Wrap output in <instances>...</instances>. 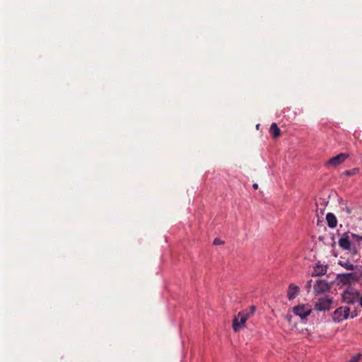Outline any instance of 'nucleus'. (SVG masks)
Wrapping results in <instances>:
<instances>
[{
	"mask_svg": "<svg viewBox=\"0 0 362 362\" xmlns=\"http://www.w3.org/2000/svg\"><path fill=\"white\" fill-rule=\"evenodd\" d=\"M312 283H313V281H312V279H310V280L308 281L306 284H305V288H306L308 292H310V290H311Z\"/></svg>",
	"mask_w": 362,
	"mask_h": 362,
	"instance_id": "nucleus-19",
	"label": "nucleus"
},
{
	"mask_svg": "<svg viewBox=\"0 0 362 362\" xmlns=\"http://www.w3.org/2000/svg\"><path fill=\"white\" fill-rule=\"evenodd\" d=\"M361 354H357L355 356H354L349 362H358L359 361V359L361 358Z\"/></svg>",
	"mask_w": 362,
	"mask_h": 362,
	"instance_id": "nucleus-18",
	"label": "nucleus"
},
{
	"mask_svg": "<svg viewBox=\"0 0 362 362\" xmlns=\"http://www.w3.org/2000/svg\"><path fill=\"white\" fill-rule=\"evenodd\" d=\"M249 319L247 312L243 310L239 312L233 320V329L235 332H238L245 327V323Z\"/></svg>",
	"mask_w": 362,
	"mask_h": 362,
	"instance_id": "nucleus-1",
	"label": "nucleus"
},
{
	"mask_svg": "<svg viewBox=\"0 0 362 362\" xmlns=\"http://www.w3.org/2000/svg\"><path fill=\"white\" fill-rule=\"evenodd\" d=\"M349 157V154L341 153L336 156L331 158L327 163L326 165L331 166H338L340 164L343 163Z\"/></svg>",
	"mask_w": 362,
	"mask_h": 362,
	"instance_id": "nucleus-8",
	"label": "nucleus"
},
{
	"mask_svg": "<svg viewBox=\"0 0 362 362\" xmlns=\"http://www.w3.org/2000/svg\"><path fill=\"white\" fill-rule=\"evenodd\" d=\"M338 264L348 270H354L355 269L357 268V265L353 264L349 260H346V261L339 260L338 262Z\"/></svg>",
	"mask_w": 362,
	"mask_h": 362,
	"instance_id": "nucleus-13",
	"label": "nucleus"
},
{
	"mask_svg": "<svg viewBox=\"0 0 362 362\" xmlns=\"http://www.w3.org/2000/svg\"><path fill=\"white\" fill-rule=\"evenodd\" d=\"M252 187L255 189H257L258 188V185L257 183H255L252 185Z\"/></svg>",
	"mask_w": 362,
	"mask_h": 362,
	"instance_id": "nucleus-24",
	"label": "nucleus"
},
{
	"mask_svg": "<svg viewBox=\"0 0 362 362\" xmlns=\"http://www.w3.org/2000/svg\"><path fill=\"white\" fill-rule=\"evenodd\" d=\"M358 172H359V168H352L351 170H346L344 173L346 175L351 176V175H356Z\"/></svg>",
	"mask_w": 362,
	"mask_h": 362,
	"instance_id": "nucleus-15",
	"label": "nucleus"
},
{
	"mask_svg": "<svg viewBox=\"0 0 362 362\" xmlns=\"http://www.w3.org/2000/svg\"><path fill=\"white\" fill-rule=\"evenodd\" d=\"M351 235V237L352 239L359 242L361 240H362V236L359 235H357V234H355V233H350Z\"/></svg>",
	"mask_w": 362,
	"mask_h": 362,
	"instance_id": "nucleus-17",
	"label": "nucleus"
},
{
	"mask_svg": "<svg viewBox=\"0 0 362 362\" xmlns=\"http://www.w3.org/2000/svg\"><path fill=\"white\" fill-rule=\"evenodd\" d=\"M358 280L360 281V283L362 285V271L360 275L358 276Z\"/></svg>",
	"mask_w": 362,
	"mask_h": 362,
	"instance_id": "nucleus-23",
	"label": "nucleus"
},
{
	"mask_svg": "<svg viewBox=\"0 0 362 362\" xmlns=\"http://www.w3.org/2000/svg\"><path fill=\"white\" fill-rule=\"evenodd\" d=\"M299 293H300L299 286H298L293 284H289V286L288 287V290H287V298L289 300H293L294 298H296L298 296V295L299 294Z\"/></svg>",
	"mask_w": 362,
	"mask_h": 362,
	"instance_id": "nucleus-10",
	"label": "nucleus"
},
{
	"mask_svg": "<svg viewBox=\"0 0 362 362\" xmlns=\"http://www.w3.org/2000/svg\"><path fill=\"white\" fill-rule=\"evenodd\" d=\"M293 312L296 315L300 317L303 321H306L307 317L312 313V308L310 305L308 304H301L293 308Z\"/></svg>",
	"mask_w": 362,
	"mask_h": 362,
	"instance_id": "nucleus-3",
	"label": "nucleus"
},
{
	"mask_svg": "<svg viewBox=\"0 0 362 362\" xmlns=\"http://www.w3.org/2000/svg\"><path fill=\"white\" fill-rule=\"evenodd\" d=\"M255 310H256V308L255 305L250 306V311H247L249 318L254 315Z\"/></svg>",
	"mask_w": 362,
	"mask_h": 362,
	"instance_id": "nucleus-16",
	"label": "nucleus"
},
{
	"mask_svg": "<svg viewBox=\"0 0 362 362\" xmlns=\"http://www.w3.org/2000/svg\"><path fill=\"white\" fill-rule=\"evenodd\" d=\"M359 296V292L354 288H349L341 293L342 301L347 304H354L358 301Z\"/></svg>",
	"mask_w": 362,
	"mask_h": 362,
	"instance_id": "nucleus-2",
	"label": "nucleus"
},
{
	"mask_svg": "<svg viewBox=\"0 0 362 362\" xmlns=\"http://www.w3.org/2000/svg\"><path fill=\"white\" fill-rule=\"evenodd\" d=\"M221 244H224V241L221 240L219 238H216L214 240V245H218Z\"/></svg>",
	"mask_w": 362,
	"mask_h": 362,
	"instance_id": "nucleus-20",
	"label": "nucleus"
},
{
	"mask_svg": "<svg viewBox=\"0 0 362 362\" xmlns=\"http://www.w3.org/2000/svg\"><path fill=\"white\" fill-rule=\"evenodd\" d=\"M351 235L349 232L344 233L339 238L338 243L340 247L345 250H351Z\"/></svg>",
	"mask_w": 362,
	"mask_h": 362,
	"instance_id": "nucleus-9",
	"label": "nucleus"
},
{
	"mask_svg": "<svg viewBox=\"0 0 362 362\" xmlns=\"http://www.w3.org/2000/svg\"><path fill=\"white\" fill-rule=\"evenodd\" d=\"M327 225L329 228H334L337 226V220L336 216L332 213H328L326 216Z\"/></svg>",
	"mask_w": 362,
	"mask_h": 362,
	"instance_id": "nucleus-12",
	"label": "nucleus"
},
{
	"mask_svg": "<svg viewBox=\"0 0 362 362\" xmlns=\"http://www.w3.org/2000/svg\"><path fill=\"white\" fill-rule=\"evenodd\" d=\"M269 132L272 134L274 138H277L281 134V129L279 128L276 123H272L269 128Z\"/></svg>",
	"mask_w": 362,
	"mask_h": 362,
	"instance_id": "nucleus-14",
	"label": "nucleus"
},
{
	"mask_svg": "<svg viewBox=\"0 0 362 362\" xmlns=\"http://www.w3.org/2000/svg\"><path fill=\"white\" fill-rule=\"evenodd\" d=\"M333 300L329 297L320 298L315 304V310L317 311H328L331 309Z\"/></svg>",
	"mask_w": 362,
	"mask_h": 362,
	"instance_id": "nucleus-5",
	"label": "nucleus"
},
{
	"mask_svg": "<svg viewBox=\"0 0 362 362\" xmlns=\"http://www.w3.org/2000/svg\"><path fill=\"white\" fill-rule=\"evenodd\" d=\"M347 214H351L352 211V209L349 206H346L345 208L343 209Z\"/></svg>",
	"mask_w": 362,
	"mask_h": 362,
	"instance_id": "nucleus-21",
	"label": "nucleus"
},
{
	"mask_svg": "<svg viewBox=\"0 0 362 362\" xmlns=\"http://www.w3.org/2000/svg\"><path fill=\"white\" fill-rule=\"evenodd\" d=\"M339 284L343 285L351 284L358 280V276L354 272L339 274L336 278Z\"/></svg>",
	"mask_w": 362,
	"mask_h": 362,
	"instance_id": "nucleus-4",
	"label": "nucleus"
},
{
	"mask_svg": "<svg viewBox=\"0 0 362 362\" xmlns=\"http://www.w3.org/2000/svg\"><path fill=\"white\" fill-rule=\"evenodd\" d=\"M350 313V309L346 306H341L336 309L333 313L332 319L334 322H340L346 320Z\"/></svg>",
	"mask_w": 362,
	"mask_h": 362,
	"instance_id": "nucleus-6",
	"label": "nucleus"
},
{
	"mask_svg": "<svg viewBox=\"0 0 362 362\" xmlns=\"http://www.w3.org/2000/svg\"><path fill=\"white\" fill-rule=\"evenodd\" d=\"M327 271V266L317 262L313 268L312 276H320L325 274Z\"/></svg>",
	"mask_w": 362,
	"mask_h": 362,
	"instance_id": "nucleus-11",
	"label": "nucleus"
},
{
	"mask_svg": "<svg viewBox=\"0 0 362 362\" xmlns=\"http://www.w3.org/2000/svg\"><path fill=\"white\" fill-rule=\"evenodd\" d=\"M292 317H292V315H286L285 316V319H286V320L289 323H291V322Z\"/></svg>",
	"mask_w": 362,
	"mask_h": 362,
	"instance_id": "nucleus-22",
	"label": "nucleus"
},
{
	"mask_svg": "<svg viewBox=\"0 0 362 362\" xmlns=\"http://www.w3.org/2000/svg\"><path fill=\"white\" fill-rule=\"evenodd\" d=\"M330 289V286L326 280H317L314 286V292L316 294H322L328 292Z\"/></svg>",
	"mask_w": 362,
	"mask_h": 362,
	"instance_id": "nucleus-7",
	"label": "nucleus"
},
{
	"mask_svg": "<svg viewBox=\"0 0 362 362\" xmlns=\"http://www.w3.org/2000/svg\"><path fill=\"white\" fill-rule=\"evenodd\" d=\"M356 316V314H355V315H351V318H354Z\"/></svg>",
	"mask_w": 362,
	"mask_h": 362,
	"instance_id": "nucleus-25",
	"label": "nucleus"
}]
</instances>
